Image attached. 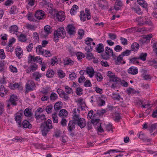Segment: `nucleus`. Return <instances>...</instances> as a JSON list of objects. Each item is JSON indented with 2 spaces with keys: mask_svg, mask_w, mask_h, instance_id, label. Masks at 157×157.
Wrapping results in <instances>:
<instances>
[{
  "mask_svg": "<svg viewBox=\"0 0 157 157\" xmlns=\"http://www.w3.org/2000/svg\"><path fill=\"white\" fill-rule=\"evenodd\" d=\"M52 122V121L49 119L47 121H44L41 124L40 127L41 129L42 135L43 136H46L50 130L53 128Z\"/></svg>",
  "mask_w": 157,
  "mask_h": 157,
  "instance_id": "nucleus-1",
  "label": "nucleus"
},
{
  "mask_svg": "<svg viewBox=\"0 0 157 157\" xmlns=\"http://www.w3.org/2000/svg\"><path fill=\"white\" fill-rule=\"evenodd\" d=\"M54 39L55 42L59 41V38H64L66 36L65 30L63 28L61 27L58 29L54 33Z\"/></svg>",
  "mask_w": 157,
  "mask_h": 157,
  "instance_id": "nucleus-2",
  "label": "nucleus"
},
{
  "mask_svg": "<svg viewBox=\"0 0 157 157\" xmlns=\"http://www.w3.org/2000/svg\"><path fill=\"white\" fill-rule=\"evenodd\" d=\"M85 12L82 11L80 12V18L81 21H84L86 20V18L89 20L91 18L90 10L86 8L85 10Z\"/></svg>",
  "mask_w": 157,
  "mask_h": 157,
  "instance_id": "nucleus-3",
  "label": "nucleus"
},
{
  "mask_svg": "<svg viewBox=\"0 0 157 157\" xmlns=\"http://www.w3.org/2000/svg\"><path fill=\"white\" fill-rule=\"evenodd\" d=\"M105 52L106 55H101L102 58L104 59H107L109 58V56H114L113 50L108 47L105 48Z\"/></svg>",
  "mask_w": 157,
  "mask_h": 157,
  "instance_id": "nucleus-4",
  "label": "nucleus"
},
{
  "mask_svg": "<svg viewBox=\"0 0 157 157\" xmlns=\"http://www.w3.org/2000/svg\"><path fill=\"white\" fill-rule=\"evenodd\" d=\"M78 126L81 128H84L86 125V122L85 119L83 118H78L73 120Z\"/></svg>",
  "mask_w": 157,
  "mask_h": 157,
  "instance_id": "nucleus-5",
  "label": "nucleus"
},
{
  "mask_svg": "<svg viewBox=\"0 0 157 157\" xmlns=\"http://www.w3.org/2000/svg\"><path fill=\"white\" fill-rule=\"evenodd\" d=\"M18 101V97L17 96L14 94L11 95L10 98L8 101L9 103L7 105V107H9L10 105L16 106L17 105V101Z\"/></svg>",
  "mask_w": 157,
  "mask_h": 157,
  "instance_id": "nucleus-6",
  "label": "nucleus"
},
{
  "mask_svg": "<svg viewBox=\"0 0 157 157\" xmlns=\"http://www.w3.org/2000/svg\"><path fill=\"white\" fill-rule=\"evenodd\" d=\"M35 116L37 122H44L47 119L46 116L44 114H39L35 113Z\"/></svg>",
  "mask_w": 157,
  "mask_h": 157,
  "instance_id": "nucleus-7",
  "label": "nucleus"
},
{
  "mask_svg": "<svg viewBox=\"0 0 157 157\" xmlns=\"http://www.w3.org/2000/svg\"><path fill=\"white\" fill-rule=\"evenodd\" d=\"M51 27L48 25L45 26L44 27V30L42 31L41 33V36L42 37H45L51 33Z\"/></svg>",
  "mask_w": 157,
  "mask_h": 157,
  "instance_id": "nucleus-8",
  "label": "nucleus"
},
{
  "mask_svg": "<svg viewBox=\"0 0 157 157\" xmlns=\"http://www.w3.org/2000/svg\"><path fill=\"white\" fill-rule=\"evenodd\" d=\"M35 86V83L32 80L28 81L25 86L26 91H31L33 90V89Z\"/></svg>",
  "mask_w": 157,
  "mask_h": 157,
  "instance_id": "nucleus-9",
  "label": "nucleus"
},
{
  "mask_svg": "<svg viewBox=\"0 0 157 157\" xmlns=\"http://www.w3.org/2000/svg\"><path fill=\"white\" fill-rule=\"evenodd\" d=\"M23 114L21 113H17L15 115V119L17 123L18 124L19 127L21 125L22 116Z\"/></svg>",
  "mask_w": 157,
  "mask_h": 157,
  "instance_id": "nucleus-10",
  "label": "nucleus"
},
{
  "mask_svg": "<svg viewBox=\"0 0 157 157\" xmlns=\"http://www.w3.org/2000/svg\"><path fill=\"white\" fill-rule=\"evenodd\" d=\"M66 30L70 35H74L75 33V28L71 25H68Z\"/></svg>",
  "mask_w": 157,
  "mask_h": 157,
  "instance_id": "nucleus-11",
  "label": "nucleus"
},
{
  "mask_svg": "<svg viewBox=\"0 0 157 157\" xmlns=\"http://www.w3.org/2000/svg\"><path fill=\"white\" fill-rule=\"evenodd\" d=\"M80 110L78 108H75L73 109L72 112L73 117L72 118L73 120L77 119L80 117Z\"/></svg>",
  "mask_w": 157,
  "mask_h": 157,
  "instance_id": "nucleus-12",
  "label": "nucleus"
},
{
  "mask_svg": "<svg viewBox=\"0 0 157 157\" xmlns=\"http://www.w3.org/2000/svg\"><path fill=\"white\" fill-rule=\"evenodd\" d=\"M56 17L59 21H63L65 18L64 13L63 11L58 12L56 13Z\"/></svg>",
  "mask_w": 157,
  "mask_h": 157,
  "instance_id": "nucleus-13",
  "label": "nucleus"
},
{
  "mask_svg": "<svg viewBox=\"0 0 157 157\" xmlns=\"http://www.w3.org/2000/svg\"><path fill=\"white\" fill-rule=\"evenodd\" d=\"M75 122L73 121H70L68 123L67 126V129L69 132H72L75 128Z\"/></svg>",
  "mask_w": 157,
  "mask_h": 157,
  "instance_id": "nucleus-14",
  "label": "nucleus"
},
{
  "mask_svg": "<svg viewBox=\"0 0 157 157\" xmlns=\"http://www.w3.org/2000/svg\"><path fill=\"white\" fill-rule=\"evenodd\" d=\"M35 17L38 20L42 19L44 16V14L43 13L42 10H38L36 11L35 14Z\"/></svg>",
  "mask_w": 157,
  "mask_h": 157,
  "instance_id": "nucleus-15",
  "label": "nucleus"
},
{
  "mask_svg": "<svg viewBox=\"0 0 157 157\" xmlns=\"http://www.w3.org/2000/svg\"><path fill=\"white\" fill-rule=\"evenodd\" d=\"M128 73L131 75H136L138 73L137 67H131L128 69Z\"/></svg>",
  "mask_w": 157,
  "mask_h": 157,
  "instance_id": "nucleus-16",
  "label": "nucleus"
},
{
  "mask_svg": "<svg viewBox=\"0 0 157 157\" xmlns=\"http://www.w3.org/2000/svg\"><path fill=\"white\" fill-rule=\"evenodd\" d=\"M123 6V3L120 0H116L114 5V9L116 10L121 9Z\"/></svg>",
  "mask_w": 157,
  "mask_h": 157,
  "instance_id": "nucleus-17",
  "label": "nucleus"
},
{
  "mask_svg": "<svg viewBox=\"0 0 157 157\" xmlns=\"http://www.w3.org/2000/svg\"><path fill=\"white\" fill-rule=\"evenodd\" d=\"M86 72L90 78L92 77L94 74V70L92 67H87L86 68Z\"/></svg>",
  "mask_w": 157,
  "mask_h": 157,
  "instance_id": "nucleus-18",
  "label": "nucleus"
},
{
  "mask_svg": "<svg viewBox=\"0 0 157 157\" xmlns=\"http://www.w3.org/2000/svg\"><path fill=\"white\" fill-rule=\"evenodd\" d=\"M145 17H139L136 19V21L138 22V25L142 26L144 25Z\"/></svg>",
  "mask_w": 157,
  "mask_h": 157,
  "instance_id": "nucleus-19",
  "label": "nucleus"
},
{
  "mask_svg": "<svg viewBox=\"0 0 157 157\" xmlns=\"http://www.w3.org/2000/svg\"><path fill=\"white\" fill-rule=\"evenodd\" d=\"M76 102L78 103V105L82 109H83V107H84L86 106L85 102L82 98H79L76 101Z\"/></svg>",
  "mask_w": 157,
  "mask_h": 157,
  "instance_id": "nucleus-20",
  "label": "nucleus"
},
{
  "mask_svg": "<svg viewBox=\"0 0 157 157\" xmlns=\"http://www.w3.org/2000/svg\"><path fill=\"white\" fill-rule=\"evenodd\" d=\"M42 76V75L38 71L34 72L33 75V78L36 81H39L40 78Z\"/></svg>",
  "mask_w": 157,
  "mask_h": 157,
  "instance_id": "nucleus-21",
  "label": "nucleus"
},
{
  "mask_svg": "<svg viewBox=\"0 0 157 157\" xmlns=\"http://www.w3.org/2000/svg\"><path fill=\"white\" fill-rule=\"evenodd\" d=\"M9 87L12 90H14L16 89H19L21 88V86L17 83H15L14 84L10 83L9 84Z\"/></svg>",
  "mask_w": 157,
  "mask_h": 157,
  "instance_id": "nucleus-22",
  "label": "nucleus"
},
{
  "mask_svg": "<svg viewBox=\"0 0 157 157\" xmlns=\"http://www.w3.org/2000/svg\"><path fill=\"white\" fill-rule=\"evenodd\" d=\"M9 29L10 32L13 34L17 32L18 29L17 26L15 25L11 26Z\"/></svg>",
  "mask_w": 157,
  "mask_h": 157,
  "instance_id": "nucleus-23",
  "label": "nucleus"
},
{
  "mask_svg": "<svg viewBox=\"0 0 157 157\" xmlns=\"http://www.w3.org/2000/svg\"><path fill=\"white\" fill-rule=\"evenodd\" d=\"M8 90L3 85L0 86V95L2 97L4 96L5 94H6Z\"/></svg>",
  "mask_w": 157,
  "mask_h": 157,
  "instance_id": "nucleus-24",
  "label": "nucleus"
},
{
  "mask_svg": "<svg viewBox=\"0 0 157 157\" xmlns=\"http://www.w3.org/2000/svg\"><path fill=\"white\" fill-rule=\"evenodd\" d=\"M152 47L153 48V51L155 53L156 56H157V41L153 40H151Z\"/></svg>",
  "mask_w": 157,
  "mask_h": 157,
  "instance_id": "nucleus-25",
  "label": "nucleus"
},
{
  "mask_svg": "<svg viewBox=\"0 0 157 157\" xmlns=\"http://www.w3.org/2000/svg\"><path fill=\"white\" fill-rule=\"evenodd\" d=\"M16 52L17 56L19 58H20L21 56L23 54V52L21 48L19 46H17L16 49Z\"/></svg>",
  "mask_w": 157,
  "mask_h": 157,
  "instance_id": "nucleus-26",
  "label": "nucleus"
},
{
  "mask_svg": "<svg viewBox=\"0 0 157 157\" xmlns=\"http://www.w3.org/2000/svg\"><path fill=\"white\" fill-rule=\"evenodd\" d=\"M24 114L25 116L29 117L30 119H33L32 117L33 113L29 109L27 108L25 109Z\"/></svg>",
  "mask_w": 157,
  "mask_h": 157,
  "instance_id": "nucleus-27",
  "label": "nucleus"
},
{
  "mask_svg": "<svg viewBox=\"0 0 157 157\" xmlns=\"http://www.w3.org/2000/svg\"><path fill=\"white\" fill-rule=\"evenodd\" d=\"M138 4L144 8H146L148 4L147 2L144 0H137Z\"/></svg>",
  "mask_w": 157,
  "mask_h": 157,
  "instance_id": "nucleus-28",
  "label": "nucleus"
},
{
  "mask_svg": "<svg viewBox=\"0 0 157 157\" xmlns=\"http://www.w3.org/2000/svg\"><path fill=\"white\" fill-rule=\"evenodd\" d=\"M22 125L23 127L25 128L30 129L32 127V125L27 120L23 121L22 122Z\"/></svg>",
  "mask_w": 157,
  "mask_h": 157,
  "instance_id": "nucleus-29",
  "label": "nucleus"
},
{
  "mask_svg": "<svg viewBox=\"0 0 157 157\" xmlns=\"http://www.w3.org/2000/svg\"><path fill=\"white\" fill-rule=\"evenodd\" d=\"M62 102L61 101H58L56 102L54 106V109L56 111H57L60 109L62 107Z\"/></svg>",
  "mask_w": 157,
  "mask_h": 157,
  "instance_id": "nucleus-30",
  "label": "nucleus"
},
{
  "mask_svg": "<svg viewBox=\"0 0 157 157\" xmlns=\"http://www.w3.org/2000/svg\"><path fill=\"white\" fill-rule=\"evenodd\" d=\"M97 52L100 53L103 52L104 51V47L102 44H99L97 45V47L96 48Z\"/></svg>",
  "mask_w": 157,
  "mask_h": 157,
  "instance_id": "nucleus-31",
  "label": "nucleus"
},
{
  "mask_svg": "<svg viewBox=\"0 0 157 157\" xmlns=\"http://www.w3.org/2000/svg\"><path fill=\"white\" fill-rule=\"evenodd\" d=\"M64 64L65 65H71L74 64V62L71 59L68 58H66L64 60Z\"/></svg>",
  "mask_w": 157,
  "mask_h": 157,
  "instance_id": "nucleus-32",
  "label": "nucleus"
},
{
  "mask_svg": "<svg viewBox=\"0 0 157 157\" xmlns=\"http://www.w3.org/2000/svg\"><path fill=\"white\" fill-rule=\"evenodd\" d=\"M36 52L39 55H43L44 53V49L42 48V47L41 45L38 46L36 48Z\"/></svg>",
  "mask_w": 157,
  "mask_h": 157,
  "instance_id": "nucleus-33",
  "label": "nucleus"
},
{
  "mask_svg": "<svg viewBox=\"0 0 157 157\" xmlns=\"http://www.w3.org/2000/svg\"><path fill=\"white\" fill-rule=\"evenodd\" d=\"M139 47V45L137 43L135 42L133 43L131 47L132 51H136L138 50Z\"/></svg>",
  "mask_w": 157,
  "mask_h": 157,
  "instance_id": "nucleus-34",
  "label": "nucleus"
},
{
  "mask_svg": "<svg viewBox=\"0 0 157 157\" xmlns=\"http://www.w3.org/2000/svg\"><path fill=\"white\" fill-rule=\"evenodd\" d=\"M138 59V57H134L129 58V63L134 64H138L139 63Z\"/></svg>",
  "mask_w": 157,
  "mask_h": 157,
  "instance_id": "nucleus-35",
  "label": "nucleus"
},
{
  "mask_svg": "<svg viewBox=\"0 0 157 157\" xmlns=\"http://www.w3.org/2000/svg\"><path fill=\"white\" fill-rule=\"evenodd\" d=\"M18 40L21 42H25L27 40L26 36L25 35L21 34L19 36Z\"/></svg>",
  "mask_w": 157,
  "mask_h": 157,
  "instance_id": "nucleus-36",
  "label": "nucleus"
},
{
  "mask_svg": "<svg viewBox=\"0 0 157 157\" xmlns=\"http://www.w3.org/2000/svg\"><path fill=\"white\" fill-rule=\"evenodd\" d=\"M54 72L52 70H49L46 72V76L48 78H51L53 77L54 75Z\"/></svg>",
  "mask_w": 157,
  "mask_h": 157,
  "instance_id": "nucleus-37",
  "label": "nucleus"
},
{
  "mask_svg": "<svg viewBox=\"0 0 157 157\" xmlns=\"http://www.w3.org/2000/svg\"><path fill=\"white\" fill-rule=\"evenodd\" d=\"M78 9V7L77 6L75 5H74L70 11V13L71 15L74 14L76 12L77 10Z\"/></svg>",
  "mask_w": 157,
  "mask_h": 157,
  "instance_id": "nucleus-38",
  "label": "nucleus"
},
{
  "mask_svg": "<svg viewBox=\"0 0 157 157\" xmlns=\"http://www.w3.org/2000/svg\"><path fill=\"white\" fill-rule=\"evenodd\" d=\"M51 89L50 87L46 86L43 88V90L41 91V93L44 95H47Z\"/></svg>",
  "mask_w": 157,
  "mask_h": 157,
  "instance_id": "nucleus-39",
  "label": "nucleus"
},
{
  "mask_svg": "<svg viewBox=\"0 0 157 157\" xmlns=\"http://www.w3.org/2000/svg\"><path fill=\"white\" fill-rule=\"evenodd\" d=\"M58 98V95L57 94L53 92L50 96V99L51 101H55Z\"/></svg>",
  "mask_w": 157,
  "mask_h": 157,
  "instance_id": "nucleus-40",
  "label": "nucleus"
},
{
  "mask_svg": "<svg viewBox=\"0 0 157 157\" xmlns=\"http://www.w3.org/2000/svg\"><path fill=\"white\" fill-rule=\"evenodd\" d=\"M131 9L132 10L135 11V13L139 15L141 14L142 13V12L141 11V9L138 6H135L132 7Z\"/></svg>",
  "mask_w": 157,
  "mask_h": 157,
  "instance_id": "nucleus-41",
  "label": "nucleus"
},
{
  "mask_svg": "<svg viewBox=\"0 0 157 157\" xmlns=\"http://www.w3.org/2000/svg\"><path fill=\"white\" fill-rule=\"evenodd\" d=\"M58 77L60 78H63L65 76V73L61 70H59L57 71Z\"/></svg>",
  "mask_w": 157,
  "mask_h": 157,
  "instance_id": "nucleus-42",
  "label": "nucleus"
},
{
  "mask_svg": "<svg viewBox=\"0 0 157 157\" xmlns=\"http://www.w3.org/2000/svg\"><path fill=\"white\" fill-rule=\"evenodd\" d=\"M95 76L98 82L101 81L103 78V77L101 74L99 72H96Z\"/></svg>",
  "mask_w": 157,
  "mask_h": 157,
  "instance_id": "nucleus-43",
  "label": "nucleus"
},
{
  "mask_svg": "<svg viewBox=\"0 0 157 157\" xmlns=\"http://www.w3.org/2000/svg\"><path fill=\"white\" fill-rule=\"evenodd\" d=\"M68 113L66 110L64 109H61L59 112V116L60 117H66Z\"/></svg>",
  "mask_w": 157,
  "mask_h": 157,
  "instance_id": "nucleus-44",
  "label": "nucleus"
},
{
  "mask_svg": "<svg viewBox=\"0 0 157 157\" xmlns=\"http://www.w3.org/2000/svg\"><path fill=\"white\" fill-rule=\"evenodd\" d=\"M113 98L114 100L120 101L121 99H123V98L121 97V96L119 94L113 93Z\"/></svg>",
  "mask_w": 157,
  "mask_h": 157,
  "instance_id": "nucleus-45",
  "label": "nucleus"
},
{
  "mask_svg": "<svg viewBox=\"0 0 157 157\" xmlns=\"http://www.w3.org/2000/svg\"><path fill=\"white\" fill-rule=\"evenodd\" d=\"M157 129V123L151 124L149 129L150 133H152L155 129Z\"/></svg>",
  "mask_w": 157,
  "mask_h": 157,
  "instance_id": "nucleus-46",
  "label": "nucleus"
},
{
  "mask_svg": "<svg viewBox=\"0 0 157 157\" xmlns=\"http://www.w3.org/2000/svg\"><path fill=\"white\" fill-rule=\"evenodd\" d=\"M123 56L121 54L118 56L117 58L115 63L116 64H120L121 63V61L123 60Z\"/></svg>",
  "mask_w": 157,
  "mask_h": 157,
  "instance_id": "nucleus-47",
  "label": "nucleus"
},
{
  "mask_svg": "<svg viewBox=\"0 0 157 157\" xmlns=\"http://www.w3.org/2000/svg\"><path fill=\"white\" fill-rule=\"evenodd\" d=\"M65 92L68 94H72L73 93L72 89L69 87L68 86H65Z\"/></svg>",
  "mask_w": 157,
  "mask_h": 157,
  "instance_id": "nucleus-48",
  "label": "nucleus"
},
{
  "mask_svg": "<svg viewBox=\"0 0 157 157\" xmlns=\"http://www.w3.org/2000/svg\"><path fill=\"white\" fill-rule=\"evenodd\" d=\"M147 53H141L140 56L138 57V59H140L142 60L143 61H145L146 60V58L147 56Z\"/></svg>",
  "mask_w": 157,
  "mask_h": 157,
  "instance_id": "nucleus-49",
  "label": "nucleus"
},
{
  "mask_svg": "<svg viewBox=\"0 0 157 157\" xmlns=\"http://www.w3.org/2000/svg\"><path fill=\"white\" fill-rule=\"evenodd\" d=\"M52 118L53 122L54 123H57L58 122V117L57 116L56 113H54L52 115Z\"/></svg>",
  "mask_w": 157,
  "mask_h": 157,
  "instance_id": "nucleus-50",
  "label": "nucleus"
},
{
  "mask_svg": "<svg viewBox=\"0 0 157 157\" xmlns=\"http://www.w3.org/2000/svg\"><path fill=\"white\" fill-rule=\"evenodd\" d=\"M114 117H113V120L114 121L118 122L121 119V116L118 113H114L113 114Z\"/></svg>",
  "mask_w": 157,
  "mask_h": 157,
  "instance_id": "nucleus-51",
  "label": "nucleus"
},
{
  "mask_svg": "<svg viewBox=\"0 0 157 157\" xmlns=\"http://www.w3.org/2000/svg\"><path fill=\"white\" fill-rule=\"evenodd\" d=\"M5 105L3 103L0 102V115H2L5 111Z\"/></svg>",
  "mask_w": 157,
  "mask_h": 157,
  "instance_id": "nucleus-52",
  "label": "nucleus"
},
{
  "mask_svg": "<svg viewBox=\"0 0 157 157\" xmlns=\"http://www.w3.org/2000/svg\"><path fill=\"white\" fill-rule=\"evenodd\" d=\"M126 93L128 94L129 95L130 94H134L135 92L133 89L129 87L127 89Z\"/></svg>",
  "mask_w": 157,
  "mask_h": 157,
  "instance_id": "nucleus-53",
  "label": "nucleus"
},
{
  "mask_svg": "<svg viewBox=\"0 0 157 157\" xmlns=\"http://www.w3.org/2000/svg\"><path fill=\"white\" fill-rule=\"evenodd\" d=\"M52 108L53 107L52 105H49L46 107L45 110L46 111V112L48 114H49L52 112Z\"/></svg>",
  "mask_w": 157,
  "mask_h": 157,
  "instance_id": "nucleus-54",
  "label": "nucleus"
},
{
  "mask_svg": "<svg viewBox=\"0 0 157 157\" xmlns=\"http://www.w3.org/2000/svg\"><path fill=\"white\" fill-rule=\"evenodd\" d=\"M131 50H127L123 52L121 55L123 57L124 56H128L131 54Z\"/></svg>",
  "mask_w": 157,
  "mask_h": 157,
  "instance_id": "nucleus-55",
  "label": "nucleus"
},
{
  "mask_svg": "<svg viewBox=\"0 0 157 157\" xmlns=\"http://www.w3.org/2000/svg\"><path fill=\"white\" fill-rule=\"evenodd\" d=\"M10 71L13 73H17V68L12 65H10L9 67Z\"/></svg>",
  "mask_w": 157,
  "mask_h": 157,
  "instance_id": "nucleus-56",
  "label": "nucleus"
},
{
  "mask_svg": "<svg viewBox=\"0 0 157 157\" xmlns=\"http://www.w3.org/2000/svg\"><path fill=\"white\" fill-rule=\"evenodd\" d=\"M136 27L132 28L129 29H128L126 30V32L128 33H132L133 32H135L137 31V30L136 29ZM138 31H140L139 30Z\"/></svg>",
  "mask_w": 157,
  "mask_h": 157,
  "instance_id": "nucleus-57",
  "label": "nucleus"
},
{
  "mask_svg": "<svg viewBox=\"0 0 157 157\" xmlns=\"http://www.w3.org/2000/svg\"><path fill=\"white\" fill-rule=\"evenodd\" d=\"M105 104V101L101 99L100 98H98V106H101L104 105Z\"/></svg>",
  "mask_w": 157,
  "mask_h": 157,
  "instance_id": "nucleus-58",
  "label": "nucleus"
},
{
  "mask_svg": "<svg viewBox=\"0 0 157 157\" xmlns=\"http://www.w3.org/2000/svg\"><path fill=\"white\" fill-rule=\"evenodd\" d=\"M147 25L149 26H151L152 25V23L151 21L149 19L145 17V21L144 22V25Z\"/></svg>",
  "mask_w": 157,
  "mask_h": 157,
  "instance_id": "nucleus-59",
  "label": "nucleus"
},
{
  "mask_svg": "<svg viewBox=\"0 0 157 157\" xmlns=\"http://www.w3.org/2000/svg\"><path fill=\"white\" fill-rule=\"evenodd\" d=\"M26 27L27 29L33 30H35L36 28L35 26L29 24H27Z\"/></svg>",
  "mask_w": 157,
  "mask_h": 157,
  "instance_id": "nucleus-60",
  "label": "nucleus"
},
{
  "mask_svg": "<svg viewBox=\"0 0 157 157\" xmlns=\"http://www.w3.org/2000/svg\"><path fill=\"white\" fill-rule=\"evenodd\" d=\"M86 44L88 45H90L91 43L93 41V40L90 38H87L85 40Z\"/></svg>",
  "mask_w": 157,
  "mask_h": 157,
  "instance_id": "nucleus-61",
  "label": "nucleus"
},
{
  "mask_svg": "<svg viewBox=\"0 0 157 157\" xmlns=\"http://www.w3.org/2000/svg\"><path fill=\"white\" fill-rule=\"evenodd\" d=\"M76 56L78 60H80L84 57L85 55L82 52H78L76 54Z\"/></svg>",
  "mask_w": 157,
  "mask_h": 157,
  "instance_id": "nucleus-62",
  "label": "nucleus"
},
{
  "mask_svg": "<svg viewBox=\"0 0 157 157\" xmlns=\"http://www.w3.org/2000/svg\"><path fill=\"white\" fill-rule=\"evenodd\" d=\"M82 89L80 87H78L76 89V93L78 95H81L82 94Z\"/></svg>",
  "mask_w": 157,
  "mask_h": 157,
  "instance_id": "nucleus-63",
  "label": "nucleus"
},
{
  "mask_svg": "<svg viewBox=\"0 0 157 157\" xmlns=\"http://www.w3.org/2000/svg\"><path fill=\"white\" fill-rule=\"evenodd\" d=\"M6 51L8 52H12L13 50V47L12 46V45L9 44L8 45L6 46Z\"/></svg>",
  "mask_w": 157,
  "mask_h": 157,
  "instance_id": "nucleus-64",
  "label": "nucleus"
}]
</instances>
